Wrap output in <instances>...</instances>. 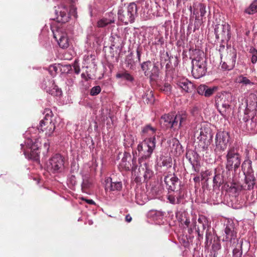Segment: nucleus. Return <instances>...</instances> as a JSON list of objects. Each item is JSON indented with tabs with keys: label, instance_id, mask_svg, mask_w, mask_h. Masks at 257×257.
Returning a JSON list of instances; mask_svg holds the SVG:
<instances>
[{
	"label": "nucleus",
	"instance_id": "f257e3e1",
	"mask_svg": "<svg viewBox=\"0 0 257 257\" xmlns=\"http://www.w3.org/2000/svg\"><path fill=\"white\" fill-rule=\"evenodd\" d=\"M192 59V74L195 78H199L207 72V62L204 52L199 49L193 50L191 53Z\"/></svg>",
	"mask_w": 257,
	"mask_h": 257
},
{
	"label": "nucleus",
	"instance_id": "f03ea898",
	"mask_svg": "<svg viewBox=\"0 0 257 257\" xmlns=\"http://www.w3.org/2000/svg\"><path fill=\"white\" fill-rule=\"evenodd\" d=\"M187 114L185 111L179 112L177 114H165L161 118V123L167 128L174 131L178 130L186 124Z\"/></svg>",
	"mask_w": 257,
	"mask_h": 257
},
{
	"label": "nucleus",
	"instance_id": "7ed1b4c3",
	"mask_svg": "<svg viewBox=\"0 0 257 257\" xmlns=\"http://www.w3.org/2000/svg\"><path fill=\"white\" fill-rule=\"evenodd\" d=\"M44 113L45 114V117L40 121L38 129L39 131L45 132L46 135L50 137L56 129V120L52 118L53 114L50 109L46 108Z\"/></svg>",
	"mask_w": 257,
	"mask_h": 257
},
{
	"label": "nucleus",
	"instance_id": "20e7f679",
	"mask_svg": "<svg viewBox=\"0 0 257 257\" xmlns=\"http://www.w3.org/2000/svg\"><path fill=\"white\" fill-rule=\"evenodd\" d=\"M137 5L134 3L130 4L126 7L119 9L117 12L118 19L125 24L133 23L138 13Z\"/></svg>",
	"mask_w": 257,
	"mask_h": 257
},
{
	"label": "nucleus",
	"instance_id": "39448f33",
	"mask_svg": "<svg viewBox=\"0 0 257 257\" xmlns=\"http://www.w3.org/2000/svg\"><path fill=\"white\" fill-rule=\"evenodd\" d=\"M156 142H154V138L145 139L140 143L137 147L140 161H145L149 159L156 148Z\"/></svg>",
	"mask_w": 257,
	"mask_h": 257
},
{
	"label": "nucleus",
	"instance_id": "423d86ee",
	"mask_svg": "<svg viewBox=\"0 0 257 257\" xmlns=\"http://www.w3.org/2000/svg\"><path fill=\"white\" fill-rule=\"evenodd\" d=\"M241 158L237 148L234 147H230L226 155V168L228 170H231L233 168L234 170L238 169L241 163Z\"/></svg>",
	"mask_w": 257,
	"mask_h": 257
},
{
	"label": "nucleus",
	"instance_id": "0eeeda50",
	"mask_svg": "<svg viewBox=\"0 0 257 257\" xmlns=\"http://www.w3.org/2000/svg\"><path fill=\"white\" fill-rule=\"evenodd\" d=\"M229 133L225 131L218 132L215 136V148L214 152L218 156H221V153L227 148L229 140Z\"/></svg>",
	"mask_w": 257,
	"mask_h": 257
},
{
	"label": "nucleus",
	"instance_id": "6e6552de",
	"mask_svg": "<svg viewBox=\"0 0 257 257\" xmlns=\"http://www.w3.org/2000/svg\"><path fill=\"white\" fill-rule=\"evenodd\" d=\"M194 136L198 140L199 146L203 151H206L211 144L212 135L205 132V129L201 128L194 132Z\"/></svg>",
	"mask_w": 257,
	"mask_h": 257
},
{
	"label": "nucleus",
	"instance_id": "1a4fd4ad",
	"mask_svg": "<svg viewBox=\"0 0 257 257\" xmlns=\"http://www.w3.org/2000/svg\"><path fill=\"white\" fill-rule=\"evenodd\" d=\"M64 167V158L60 154L54 155L47 163L48 170L53 173L62 172Z\"/></svg>",
	"mask_w": 257,
	"mask_h": 257
},
{
	"label": "nucleus",
	"instance_id": "9d476101",
	"mask_svg": "<svg viewBox=\"0 0 257 257\" xmlns=\"http://www.w3.org/2000/svg\"><path fill=\"white\" fill-rule=\"evenodd\" d=\"M141 66L144 75L151 80H155L159 77V68L155 63L148 60L142 63Z\"/></svg>",
	"mask_w": 257,
	"mask_h": 257
},
{
	"label": "nucleus",
	"instance_id": "9b49d317",
	"mask_svg": "<svg viewBox=\"0 0 257 257\" xmlns=\"http://www.w3.org/2000/svg\"><path fill=\"white\" fill-rule=\"evenodd\" d=\"M225 236L223 237V240L226 242H229L234 244L238 242L237 238V232L235 227V224L232 220H227L224 229Z\"/></svg>",
	"mask_w": 257,
	"mask_h": 257
},
{
	"label": "nucleus",
	"instance_id": "f8f14e48",
	"mask_svg": "<svg viewBox=\"0 0 257 257\" xmlns=\"http://www.w3.org/2000/svg\"><path fill=\"white\" fill-rule=\"evenodd\" d=\"M237 53L235 49L230 48L227 53L223 55V61L221 60V67L225 70H231L235 65Z\"/></svg>",
	"mask_w": 257,
	"mask_h": 257
},
{
	"label": "nucleus",
	"instance_id": "ddd939ff",
	"mask_svg": "<svg viewBox=\"0 0 257 257\" xmlns=\"http://www.w3.org/2000/svg\"><path fill=\"white\" fill-rule=\"evenodd\" d=\"M230 29V27L228 24L216 25L214 30L216 38L223 42H228L231 37Z\"/></svg>",
	"mask_w": 257,
	"mask_h": 257
},
{
	"label": "nucleus",
	"instance_id": "4468645a",
	"mask_svg": "<svg viewBox=\"0 0 257 257\" xmlns=\"http://www.w3.org/2000/svg\"><path fill=\"white\" fill-rule=\"evenodd\" d=\"M53 36L60 48L66 49L69 47V40L67 34L62 29H58L53 32Z\"/></svg>",
	"mask_w": 257,
	"mask_h": 257
},
{
	"label": "nucleus",
	"instance_id": "2eb2a0df",
	"mask_svg": "<svg viewBox=\"0 0 257 257\" xmlns=\"http://www.w3.org/2000/svg\"><path fill=\"white\" fill-rule=\"evenodd\" d=\"M217 109L221 115H224L227 109L229 108V101L226 95H221L215 99Z\"/></svg>",
	"mask_w": 257,
	"mask_h": 257
},
{
	"label": "nucleus",
	"instance_id": "dca6fc26",
	"mask_svg": "<svg viewBox=\"0 0 257 257\" xmlns=\"http://www.w3.org/2000/svg\"><path fill=\"white\" fill-rule=\"evenodd\" d=\"M176 85L186 93H191L195 89L194 84L185 78H179L176 81Z\"/></svg>",
	"mask_w": 257,
	"mask_h": 257
},
{
	"label": "nucleus",
	"instance_id": "f3484780",
	"mask_svg": "<svg viewBox=\"0 0 257 257\" xmlns=\"http://www.w3.org/2000/svg\"><path fill=\"white\" fill-rule=\"evenodd\" d=\"M139 173L140 175H143L145 180H148L153 175V172L150 168L148 163L145 161H140Z\"/></svg>",
	"mask_w": 257,
	"mask_h": 257
},
{
	"label": "nucleus",
	"instance_id": "a211bd4d",
	"mask_svg": "<svg viewBox=\"0 0 257 257\" xmlns=\"http://www.w3.org/2000/svg\"><path fill=\"white\" fill-rule=\"evenodd\" d=\"M156 127L152 126L150 124H148L142 127L141 134L144 139L154 138V142H156Z\"/></svg>",
	"mask_w": 257,
	"mask_h": 257
},
{
	"label": "nucleus",
	"instance_id": "6ab92c4d",
	"mask_svg": "<svg viewBox=\"0 0 257 257\" xmlns=\"http://www.w3.org/2000/svg\"><path fill=\"white\" fill-rule=\"evenodd\" d=\"M104 182L105 190L109 189V190L111 191H119L122 189V186L121 182H112V179L110 177H107L106 178Z\"/></svg>",
	"mask_w": 257,
	"mask_h": 257
},
{
	"label": "nucleus",
	"instance_id": "aec40b11",
	"mask_svg": "<svg viewBox=\"0 0 257 257\" xmlns=\"http://www.w3.org/2000/svg\"><path fill=\"white\" fill-rule=\"evenodd\" d=\"M59 9L60 10L58 11L56 13L57 14L58 12H59V15L57 18V21L62 23L68 22L69 17L68 14L67 7L62 4L59 7Z\"/></svg>",
	"mask_w": 257,
	"mask_h": 257
},
{
	"label": "nucleus",
	"instance_id": "412c9836",
	"mask_svg": "<svg viewBox=\"0 0 257 257\" xmlns=\"http://www.w3.org/2000/svg\"><path fill=\"white\" fill-rule=\"evenodd\" d=\"M115 23V17L112 14L108 15V17H103L99 20L97 23L98 28H104L108 25Z\"/></svg>",
	"mask_w": 257,
	"mask_h": 257
},
{
	"label": "nucleus",
	"instance_id": "4be33fe9",
	"mask_svg": "<svg viewBox=\"0 0 257 257\" xmlns=\"http://www.w3.org/2000/svg\"><path fill=\"white\" fill-rule=\"evenodd\" d=\"M178 181V178L175 175L173 176H167L165 177L164 182L167 186H168V189L171 191H174L176 189V184Z\"/></svg>",
	"mask_w": 257,
	"mask_h": 257
},
{
	"label": "nucleus",
	"instance_id": "5701e85b",
	"mask_svg": "<svg viewBox=\"0 0 257 257\" xmlns=\"http://www.w3.org/2000/svg\"><path fill=\"white\" fill-rule=\"evenodd\" d=\"M198 221L201 224L200 227H198L196 231L197 232L198 235L200 238H203L204 231L206 228L207 225V220L206 218L204 216H199Z\"/></svg>",
	"mask_w": 257,
	"mask_h": 257
},
{
	"label": "nucleus",
	"instance_id": "b1692460",
	"mask_svg": "<svg viewBox=\"0 0 257 257\" xmlns=\"http://www.w3.org/2000/svg\"><path fill=\"white\" fill-rule=\"evenodd\" d=\"M252 162L249 159H246L242 164V169L244 173L251 174L253 172L251 167Z\"/></svg>",
	"mask_w": 257,
	"mask_h": 257
},
{
	"label": "nucleus",
	"instance_id": "393cba45",
	"mask_svg": "<svg viewBox=\"0 0 257 257\" xmlns=\"http://www.w3.org/2000/svg\"><path fill=\"white\" fill-rule=\"evenodd\" d=\"M236 82L239 84H242L243 85H252L254 83L251 82L247 77L243 75H240L236 78Z\"/></svg>",
	"mask_w": 257,
	"mask_h": 257
},
{
	"label": "nucleus",
	"instance_id": "a878e982",
	"mask_svg": "<svg viewBox=\"0 0 257 257\" xmlns=\"http://www.w3.org/2000/svg\"><path fill=\"white\" fill-rule=\"evenodd\" d=\"M116 77L117 78H123L125 80L130 82H133L134 80V77L129 73H128L126 71L117 73L116 74Z\"/></svg>",
	"mask_w": 257,
	"mask_h": 257
},
{
	"label": "nucleus",
	"instance_id": "bb28decb",
	"mask_svg": "<svg viewBox=\"0 0 257 257\" xmlns=\"http://www.w3.org/2000/svg\"><path fill=\"white\" fill-rule=\"evenodd\" d=\"M236 243V245L235 246V247L234 248L232 251V257H241L242 254V242L239 243L238 242H237Z\"/></svg>",
	"mask_w": 257,
	"mask_h": 257
},
{
	"label": "nucleus",
	"instance_id": "cd10ccee",
	"mask_svg": "<svg viewBox=\"0 0 257 257\" xmlns=\"http://www.w3.org/2000/svg\"><path fill=\"white\" fill-rule=\"evenodd\" d=\"M47 92L53 96H60L62 94L61 89L55 84H53L52 88L47 89Z\"/></svg>",
	"mask_w": 257,
	"mask_h": 257
},
{
	"label": "nucleus",
	"instance_id": "c85d7f7f",
	"mask_svg": "<svg viewBox=\"0 0 257 257\" xmlns=\"http://www.w3.org/2000/svg\"><path fill=\"white\" fill-rule=\"evenodd\" d=\"M131 164L127 161V157H123L119 164V167L125 171H128L131 169Z\"/></svg>",
	"mask_w": 257,
	"mask_h": 257
},
{
	"label": "nucleus",
	"instance_id": "c756f323",
	"mask_svg": "<svg viewBox=\"0 0 257 257\" xmlns=\"http://www.w3.org/2000/svg\"><path fill=\"white\" fill-rule=\"evenodd\" d=\"M29 155L28 156V157L33 160H37L39 158V154L40 153V152L38 150H31L30 152L28 151H24V154L25 155H27V153H29Z\"/></svg>",
	"mask_w": 257,
	"mask_h": 257
},
{
	"label": "nucleus",
	"instance_id": "7c9ffc66",
	"mask_svg": "<svg viewBox=\"0 0 257 257\" xmlns=\"http://www.w3.org/2000/svg\"><path fill=\"white\" fill-rule=\"evenodd\" d=\"M213 182L214 185L220 186L223 183V179L222 175L220 174H216L213 177Z\"/></svg>",
	"mask_w": 257,
	"mask_h": 257
},
{
	"label": "nucleus",
	"instance_id": "2f4dec72",
	"mask_svg": "<svg viewBox=\"0 0 257 257\" xmlns=\"http://www.w3.org/2000/svg\"><path fill=\"white\" fill-rule=\"evenodd\" d=\"M257 12V0H254L249 7L245 10V13L250 15Z\"/></svg>",
	"mask_w": 257,
	"mask_h": 257
},
{
	"label": "nucleus",
	"instance_id": "473e14b6",
	"mask_svg": "<svg viewBox=\"0 0 257 257\" xmlns=\"http://www.w3.org/2000/svg\"><path fill=\"white\" fill-rule=\"evenodd\" d=\"M125 63L127 65V67L130 69H133L135 66V62L133 59V53H131L130 54L126 56L125 60Z\"/></svg>",
	"mask_w": 257,
	"mask_h": 257
},
{
	"label": "nucleus",
	"instance_id": "72a5a7b5",
	"mask_svg": "<svg viewBox=\"0 0 257 257\" xmlns=\"http://www.w3.org/2000/svg\"><path fill=\"white\" fill-rule=\"evenodd\" d=\"M171 86L169 83H165L163 86H160L159 87V90L164 92L165 94L169 95L171 94Z\"/></svg>",
	"mask_w": 257,
	"mask_h": 257
},
{
	"label": "nucleus",
	"instance_id": "f704fd0d",
	"mask_svg": "<svg viewBox=\"0 0 257 257\" xmlns=\"http://www.w3.org/2000/svg\"><path fill=\"white\" fill-rule=\"evenodd\" d=\"M245 182L247 184V189L250 190L252 189L255 182V179L254 177H251V178H246L245 179Z\"/></svg>",
	"mask_w": 257,
	"mask_h": 257
},
{
	"label": "nucleus",
	"instance_id": "c9c22d12",
	"mask_svg": "<svg viewBox=\"0 0 257 257\" xmlns=\"http://www.w3.org/2000/svg\"><path fill=\"white\" fill-rule=\"evenodd\" d=\"M199 10L200 13V16L202 18L205 16L206 13V6L204 4L200 3L197 6L196 11Z\"/></svg>",
	"mask_w": 257,
	"mask_h": 257
},
{
	"label": "nucleus",
	"instance_id": "e433bc0d",
	"mask_svg": "<svg viewBox=\"0 0 257 257\" xmlns=\"http://www.w3.org/2000/svg\"><path fill=\"white\" fill-rule=\"evenodd\" d=\"M101 90L99 86L93 87L90 90V94L91 96H95L100 92Z\"/></svg>",
	"mask_w": 257,
	"mask_h": 257
},
{
	"label": "nucleus",
	"instance_id": "4c0bfd02",
	"mask_svg": "<svg viewBox=\"0 0 257 257\" xmlns=\"http://www.w3.org/2000/svg\"><path fill=\"white\" fill-rule=\"evenodd\" d=\"M49 72L51 76L56 75L57 73L58 68L56 64L51 65L49 67Z\"/></svg>",
	"mask_w": 257,
	"mask_h": 257
},
{
	"label": "nucleus",
	"instance_id": "58836bf2",
	"mask_svg": "<svg viewBox=\"0 0 257 257\" xmlns=\"http://www.w3.org/2000/svg\"><path fill=\"white\" fill-rule=\"evenodd\" d=\"M144 99H146V102L149 103H152L154 101L153 95L152 93V91L150 92L149 93H147L144 96Z\"/></svg>",
	"mask_w": 257,
	"mask_h": 257
},
{
	"label": "nucleus",
	"instance_id": "ea45409f",
	"mask_svg": "<svg viewBox=\"0 0 257 257\" xmlns=\"http://www.w3.org/2000/svg\"><path fill=\"white\" fill-rule=\"evenodd\" d=\"M124 141L128 144V145H132L134 143V138L133 136L130 134L127 135V136H124Z\"/></svg>",
	"mask_w": 257,
	"mask_h": 257
},
{
	"label": "nucleus",
	"instance_id": "a19ab883",
	"mask_svg": "<svg viewBox=\"0 0 257 257\" xmlns=\"http://www.w3.org/2000/svg\"><path fill=\"white\" fill-rule=\"evenodd\" d=\"M215 88H210L208 86H206L205 96V97H209L212 95L214 92Z\"/></svg>",
	"mask_w": 257,
	"mask_h": 257
},
{
	"label": "nucleus",
	"instance_id": "79ce46f5",
	"mask_svg": "<svg viewBox=\"0 0 257 257\" xmlns=\"http://www.w3.org/2000/svg\"><path fill=\"white\" fill-rule=\"evenodd\" d=\"M230 189L232 191L236 193L242 190V186L239 185L233 184L230 186Z\"/></svg>",
	"mask_w": 257,
	"mask_h": 257
},
{
	"label": "nucleus",
	"instance_id": "37998d69",
	"mask_svg": "<svg viewBox=\"0 0 257 257\" xmlns=\"http://www.w3.org/2000/svg\"><path fill=\"white\" fill-rule=\"evenodd\" d=\"M229 49H230V48H228L227 49H226L225 47V46L223 45H220L218 50L220 53V57H221V60H222L223 57V55H224L223 52L224 51H226V52L227 53V50H229Z\"/></svg>",
	"mask_w": 257,
	"mask_h": 257
},
{
	"label": "nucleus",
	"instance_id": "c03bdc74",
	"mask_svg": "<svg viewBox=\"0 0 257 257\" xmlns=\"http://www.w3.org/2000/svg\"><path fill=\"white\" fill-rule=\"evenodd\" d=\"M206 86L205 85H200L197 88L198 93L200 95H203L205 96Z\"/></svg>",
	"mask_w": 257,
	"mask_h": 257
},
{
	"label": "nucleus",
	"instance_id": "a18cd8bd",
	"mask_svg": "<svg viewBox=\"0 0 257 257\" xmlns=\"http://www.w3.org/2000/svg\"><path fill=\"white\" fill-rule=\"evenodd\" d=\"M132 165H131V169L132 172H135L137 168V158L135 157L132 160Z\"/></svg>",
	"mask_w": 257,
	"mask_h": 257
},
{
	"label": "nucleus",
	"instance_id": "49530a36",
	"mask_svg": "<svg viewBox=\"0 0 257 257\" xmlns=\"http://www.w3.org/2000/svg\"><path fill=\"white\" fill-rule=\"evenodd\" d=\"M69 182L72 185H74L76 183V178L74 175H71L68 179Z\"/></svg>",
	"mask_w": 257,
	"mask_h": 257
},
{
	"label": "nucleus",
	"instance_id": "de8ad7c7",
	"mask_svg": "<svg viewBox=\"0 0 257 257\" xmlns=\"http://www.w3.org/2000/svg\"><path fill=\"white\" fill-rule=\"evenodd\" d=\"M212 248L214 251L218 250L220 248V243L217 242H214L212 245Z\"/></svg>",
	"mask_w": 257,
	"mask_h": 257
},
{
	"label": "nucleus",
	"instance_id": "09e8293b",
	"mask_svg": "<svg viewBox=\"0 0 257 257\" xmlns=\"http://www.w3.org/2000/svg\"><path fill=\"white\" fill-rule=\"evenodd\" d=\"M29 149L31 150H38L39 151V147L37 143V142H35L34 143H32V145L30 147Z\"/></svg>",
	"mask_w": 257,
	"mask_h": 257
},
{
	"label": "nucleus",
	"instance_id": "8fccbe9b",
	"mask_svg": "<svg viewBox=\"0 0 257 257\" xmlns=\"http://www.w3.org/2000/svg\"><path fill=\"white\" fill-rule=\"evenodd\" d=\"M251 62L253 64L255 63L257 61V51H255L253 52L251 58Z\"/></svg>",
	"mask_w": 257,
	"mask_h": 257
},
{
	"label": "nucleus",
	"instance_id": "3c124183",
	"mask_svg": "<svg viewBox=\"0 0 257 257\" xmlns=\"http://www.w3.org/2000/svg\"><path fill=\"white\" fill-rule=\"evenodd\" d=\"M168 199L169 200V202L173 204H176V199L175 198V196L172 195H170L168 196Z\"/></svg>",
	"mask_w": 257,
	"mask_h": 257
},
{
	"label": "nucleus",
	"instance_id": "603ef678",
	"mask_svg": "<svg viewBox=\"0 0 257 257\" xmlns=\"http://www.w3.org/2000/svg\"><path fill=\"white\" fill-rule=\"evenodd\" d=\"M73 67H74L75 73L77 74H79L80 71L79 66L77 64H74Z\"/></svg>",
	"mask_w": 257,
	"mask_h": 257
},
{
	"label": "nucleus",
	"instance_id": "864d4df0",
	"mask_svg": "<svg viewBox=\"0 0 257 257\" xmlns=\"http://www.w3.org/2000/svg\"><path fill=\"white\" fill-rule=\"evenodd\" d=\"M166 71H169L172 69V63L169 60L166 65Z\"/></svg>",
	"mask_w": 257,
	"mask_h": 257
},
{
	"label": "nucleus",
	"instance_id": "5fc2aeb1",
	"mask_svg": "<svg viewBox=\"0 0 257 257\" xmlns=\"http://www.w3.org/2000/svg\"><path fill=\"white\" fill-rule=\"evenodd\" d=\"M137 54L138 61L140 62L141 61V52L139 49H137Z\"/></svg>",
	"mask_w": 257,
	"mask_h": 257
},
{
	"label": "nucleus",
	"instance_id": "6e6d98bb",
	"mask_svg": "<svg viewBox=\"0 0 257 257\" xmlns=\"http://www.w3.org/2000/svg\"><path fill=\"white\" fill-rule=\"evenodd\" d=\"M125 219L126 222H130L132 220V218L130 214H127L126 215Z\"/></svg>",
	"mask_w": 257,
	"mask_h": 257
},
{
	"label": "nucleus",
	"instance_id": "4d7b16f0",
	"mask_svg": "<svg viewBox=\"0 0 257 257\" xmlns=\"http://www.w3.org/2000/svg\"><path fill=\"white\" fill-rule=\"evenodd\" d=\"M171 141L173 143V145L176 144L178 146L179 144L178 140L176 138L172 139Z\"/></svg>",
	"mask_w": 257,
	"mask_h": 257
},
{
	"label": "nucleus",
	"instance_id": "13d9d810",
	"mask_svg": "<svg viewBox=\"0 0 257 257\" xmlns=\"http://www.w3.org/2000/svg\"><path fill=\"white\" fill-rule=\"evenodd\" d=\"M84 200V199H83ZM84 200L89 204H94L95 202L92 199H84Z\"/></svg>",
	"mask_w": 257,
	"mask_h": 257
},
{
	"label": "nucleus",
	"instance_id": "bf43d9fd",
	"mask_svg": "<svg viewBox=\"0 0 257 257\" xmlns=\"http://www.w3.org/2000/svg\"><path fill=\"white\" fill-rule=\"evenodd\" d=\"M168 163H169V164H170V162L169 161H168L167 160H164L162 162V164H163V166H167ZM169 167H171V165L170 164H169Z\"/></svg>",
	"mask_w": 257,
	"mask_h": 257
},
{
	"label": "nucleus",
	"instance_id": "052dcab7",
	"mask_svg": "<svg viewBox=\"0 0 257 257\" xmlns=\"http://www.w3.org/2000/svg\"><path fill=\"white\" fill-rule=\"evenodd\" d=\"M210 236H211L210 233H208V231L206 230V240L207 242L208 241V239H209Z\"/></svg>",
	"mask_w": 257,
	"mask_h": 257
},
{
	"label": "nucleus",
	"instance_id": "680f3d73",
	"mask_svg": "<svg viewBox=\"0 0 257 257\" xmlns=\"http://www.w3.org/2000/svg\"><path fill=\"white\" fill-rule=\"evenodd\" d=\"M193 180L195 182H199L200 181V177L199 176H196Z\"/></svg>",
	"mask_w": 257,
	"mask_h": 257
},
{
	"label": "nucleus",
	"instance_id": "e2e57ef3",
	"mask_svg": "<svg viewBox=\"0 0 257 257\" xmlns=\"http://www.w3.org/2000/svg\"><path fill=\"white\" fill-rule=\"evenodd\" d=\"M189 223H190V221L189 219H187L184 222L185 225H186L187 226H189Z\"/></svg>",
	"mask_w": 257,
	"mask_h": 257
},
{
	"label": "nucleus",
	"instance_id": "0e129e2a",
	"mask_svg": "<svg viewBox=\"0 0 257 257\" xmlns=\"http://www.w3.org/2000/svg\"><path fill=\"white\" fill-rule=\"evenodd\" d=\"M81 77H82V78L85 79L86 80H88V78H87V77L86 76V75L84 73L81 74Z\"/></svg>",
	"mask_w": 257,
	"mask_h": 257
},
{
	"label": "nucleus",
	"instance_id": "69168bd1",
	"mask_svg": "<svg viewBox=\"0 0 257 257\" xmlns=\"http://www.w3.org/2000/svg\"><path fill=\"white\" fill-rule=\"evenodd\" d=\"M180 197H177V202H176V204H179L180 203Z\"/></svg>",
	"mask_w": 257,
	"mask_h": 257
},
{
	"label": "nucleus",
	"instance_id": "338daca9",
	"mask_svg": "<svg viewBox=\"0 0 257 257\" xmlns=\"http://www.w3.org/2000/svg\"><path fill=\"white\" fill-rule=\"evenodd\" d=\"M85 187V183L83 182L82 184V188L83 189Z\"/></svg>",
	"mask_w": 257,
	"mask_h": 257
},
{
	"label": "nucleus",
	"instance_id": "774afa93",
	"mask_svg": "<svg viewBox=\"0 0 257 257\" xmlns=\"http://www.w3.org/2000/svg\"><path fill=\"white\" fill-rule=\"evenodd\" d=\"M189 160L190 162L191 163H192V162H191V158H190V159H189Z\"/></svg>",
	"mask_w": 257,
	"mask_h": 257
}]
</instances>
